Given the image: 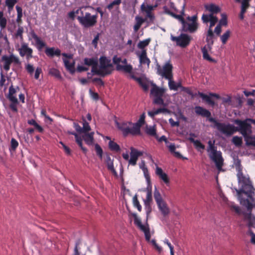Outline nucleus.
<instances>
[{
    "mask_svg": "<svg viewBox=\"0 0 255 255\" xmlns=\"http://www.w3.org/2000/svg\"><path fill=\"white\" fill-rule=\"evenodd\" d=\"M235 167L237 171V176L238 182L242 184V188L240 189H236L238 199L244 198L243 197V194H244L248 198H250L253 202H254V191L255 189L254 188L249 177L244 175L243 167L240 160H238L236 162Z\"/></svg>",
    "mask_w": 255,
    "mask_h": 255,
    "instance_id": "nucleus-1",
    "label": "nucleus"
},
{
    "mask_svg": "<svg viewBox=\"0 0 255 255\" xmlns=\"http://www.w3.org/2000/svg\"><path fill=\"white\" fill-rule=\"evenodd\" d=\"M204 7L206 10L209 11L210 13L203 14L201 17L203 23L207 24L209 22H211V26H214L218 21V18L215 14L220 12V8L214 3L205 4Z\"/></svg>",
    "mask_w": 255,
    "mask_h": 255,
    "instance_id": "nucleus-2",
    "label": "nucleus"
},
{
    "mask_svg": "<svg viewBox=\"0 0 255 255\" xmlns=\"http://www.w3.org/2000/svg\"><path fill=\"white\" fill-rule=\"evenodd\" d=\"M235 123L238 126L236 127V131L240 132L244 136L246 144L253 139L251 136L252 133V125L247 119L245 120H236Z\"/></svg>",
    "mask_w": 255,
    "mask_h": 255,
    "instance_id": "nucleus-3",
    "label": "nucleus"
},
{
    "mask_svg": "<svg viewBox=\"0 0 255 255\" xmlns=\"http://www.w3.org/2000/svg\"><path fill=\"white\" fill-rule=\"evenodd\" d=\"M209 22L210 23L209 28L207 31L206 38L207 44L202 48V52L203 53V57L204 59L211 62L215 63L216 61L211 57L208 54V50H211L212 49V46L214 43L213 38L214 37V32L212 30L213 26H211V22Z\"/></svg>",
    "mask_w": 255,
    "mask_h": 255,
    "instance_id": "nucleus-4",
    "label": "nucleus"
},
{
    "mask_svg": "<svg viewBox=\"0 0 255 255\" xmlns=\"http://www.w3.org/2000/svg\"><path fill=\"white\" fill-rule=\"evenodd\" d=\"M209 121L214 124V128L226 135L230 136L236 132V127L232 125L219 123L214 118H209Z\"/></svg>",
    "mask_w": 255,
    "mask_h": 255,
    "instance_id": "nucleus-5",
    "label": "nucleus"
},
{
    "mask_svg": "<svg viewBox=\"0 0 255 255\" xmlns=\"http://www.w3.org/2000/svg\"><path fill=\"white\" fill-rule=\"evenodd\" d=\"M184 22L182 23L181 30L184 32H188L189 33H194L197 31L198 28V23L197 22V15H194L192 16H188Z\"/></svg>",
    "mask_w": 255,
    "mask_h": 255,
    "instance_id": "nucleus-6",
    "label": "nucleus"
},
{
    "mask_svg": "<svg viewBox=\"0 0 255 255\" xmlns=\"http://www.w3.org/2000/svg\"><path fill=\"white\" fill-rule=\"evenodd\" d=\"M97 14L91 15L88 12H85L83 15L78 16L77 17L79 22L85 28L94 26L97 22Z\"/></svg>",
    "mask_w": 255,
    "mask_h": 255,
    "instance_id": "nucleus-7",
    "label": "nucleus"
},
{
    "mask_svg": "<svg viewBox=\"0 0 255 255\" xmlns=\"http://www.w3.org/2000/svg\"><path fill=\"white\" fill-rule=\"evenodd\" d=\"M100 66L98 68L101 74H95L102 77H105L106 75L111 74L113 69V65L111 63V61L105 56H101L99 59Z\"/></svg>",
    "mask_w": 255,
    "mask_h": 255,
    "instance_id": "nucleus-8",
    "label": "nucleus"
},
{
    "mask_svg": "<svg viewBox=\"0 0 255 255\" xmlns=\"http://www.w3.org/2000/svg\"><path fill=\"white\" fill-rule=\"evenodd\" d=\"M152 87L150 90V94L154 97L153 103L158 105H165L163 97L166 89L159 88L155 84H152Z\"/></svg>",
    "mask_w": 255,
    "mask_h": 255,
    "instance_id": "nucleus-9",
    "label": "nucleus"
},
{
    "mask_svg": "<svg viewBox=\"0 0 255 255\" xmlns=\"http://www.w3.org/2000/svg\"><path fill=\"white\" fill-rule=\"evenodd\" d=\"M117 127L122 131L124 136H127L128 134L132 135H139L135 129L133 123L131 122H123L122 123H117Z\"/></svg>",
    "mask_w": 255,
    "mask_h": 255,
    "instance_id": "nucleus-10",
    "label": "nucleus"
},
{
    "mask_svg": "<svg viewBox=\"0 0 255 255\" xmlns=\"http://www.w3.org/2000/svg\"><path fill=\"white\" fill-rule=\"evenodd\" d=\"M208 152V155L210 158L213 160L218 170H221L223 165L224 159L222 156V153L220 151H217V147L209 149L207 151Z\"/></svg>",
    "mask_w": 255,
    "mask_h": 255,
    "instance_id": "nucleus-11",
    "label": "nucleus"
},
{
    "mask_svg": "<svg viewBox=\"0 0 255 255\" xmlns=\"http://www.w3.org/2000/svg\"><path fill=\"white\" fill-rule=\"evenodd\" d=\"M173 66L170 62H166L162 68L160 65H157V74L166 79H173Z\"/></svg>",
    "mask_w": 255,
    "mask_h": 255,
    "instance_id": "nucleus-12",
    "label": "nucleus"
},
{
    "mask_svg": "<svg viewBox=\"0 0 255 255\" xmlns=\"http://www.w3.org/2000/svg\"><path fill=\"white\" fill-rule=\"evenodd\" d=\"M1 61L3 63V68L6 71L9 70L10 66L11 63H13L15 65H19L21 64L19 58L13 54L9 56L6 55H3L1 57Z\"/></svg>",
    "mask_w": 255,
    "mask_h": 255,
    "instance_id": "nucleus-13",
    "label": "nucleus"
},
{
    "mask_svg": "<svg viewBox=\"0 0 255 255\" xmlns=\"http://www.w3.org/2000/svg\"><path fill=\"white\" fill-rule=\"evenodd\" d=\"M171 39L176 42V45L182 48H185L189 45L192 37L187 34L181 33L178 36L171 35Z\"/></svg>",
    "mask_w": 255,
    "mask_h": 255,
    "instance_id": "nucleus-14",
    "label": "nucleus"
},
{
    "mask_svg": "<svg viewBox=\"0 0 255 255\" xmlns=\"http://www.w3.org/2000/svg\"><path fill=\"white\" fill-rule=\"evenodd\" d=\"M240 204L247 207L249 213H244V219L249 221L248 226L251 227L253 226V224L252 222V210L253 208V205L250 202L248 199L241 198L239 199Z\"/></svg>",
    "mask_w": 255,
    "mask_h": 255,
    "instance_id": "nucleus-15",
    "label": "nucleus"
},
{
    "mask_svg": "<svg viewBox=\"0 0 255 255\" xmlns=\"http://www.w3.org/2000/svg\"><path fill=\"white\" fill-rule=\"evenodd\" d=\"M132 216L134 217V224L142 232H143L145 238L147 241H149L150 239V233L148 224L147 227L142 224L141 220L139 219L135 213H132Z\"/></svg>",
    "mask_w": 255,
    "mask_h": 255,
    "instance_id": "nucleus-16",
    "label": "nucleus"
},
{
    "mask_svg": "<svg viewBox=\"0 0 255 255\" xmlns=\"http://www.w3.org/2000/svg\"><path fill=\"white\" fill-rule=\"evenodd\" d=\"M18 50L20 56H25L26 59L27 61H29L33 57V50L29 47L28 44L26 43H22L20 48H19Z\"/></svg>",
    "mask_w": 255,
    "mask_h": 255,
    "instance_id": "nucleus-17",
    "label": "nucleus"
},
{
    "mask_svg": "<svg viewBox=\"0 0 255 255\" xmlns=\"http://www.w3.org/2000/svg\"><path fill=\"white\" fill-rule=\"evenodd\" d=\"M84 63L85 65L91 66V72L93 75L95 74H101V72L98 70V61L95 58H85L84 59Z\"/></svg>",
    "mask_w": 255,
    "mask_h": 255,
    "instance_id": "nucleus-18",
    "label": "nucleus"
},
{
    "mask_svg": "<svg viewBox=\"0 0 255 255\" xmlns=\"http://www.w3.org/2000/svg\"><path fill=\"white\" fill-rule=\"evenodd\" d=\"M30 34L32 38L34 39L35 41V46L37 49L39 51L41 50V49L46 46L45 42L43 41L39 36H38L33 30L30 31Z\"/></svg>",
    "mask_w": 255,
    "mask_h": 255,
    "instance_id": "nucleus-19",
    "label": "nucleus"
},
{
    "mask_svg": "<svg viewBox=\"0 0 255 255\" xmlns=\"http://www.w3.org/2000/svg\"><path fill=\"white\" fill-rule=\"evenodd\" d=\"M130 78L137 82L138 84L142 87L144 91H147L148 90V81L146 79H143L141 77H137L133 74L130 76Z\"/></svg>",
    "mask_w": 255,
    "mask_h": 255,
    "instance_id": "nucleus-20",
    "label": "nucleus"
},
{
    "mask_svg": "<svg viewBox=\"0 0 255 255\" xmlns=\"http://www.w3.org/2000/svg\"><path fill=\"white\" fill-rule=\"evenodd\" d=\"M195 112L196 115L201 116L203 117H206L208 118V119L211 118V112L202 107L196 106L195 107Z\"/></svg>",
    "mask_w": 255,
    "mask_h": 255,
    "instance_id": "nucleus-21",
    "label": "nucleus"
},
{
    "mask_svg": "<svg viewBox=\"0 0 255 255\" xmlns=\"http://www.w3.org/2000/svg\"><path fill=\"white\" fill-rule=\"evenodd\" d=\"M155 173L159 178L165 183V184L166 185L169 184V179L168 175L163 171L161 168L157 166L156 168Z\"/></svg>",
    "mask_w": 255,
    "mask_h": 255,
    "instance_id": "nucleus-22",
    "label": "nucleus"
},
{
    "mask_svg": "<svg viewBox=\"0 0 255 255\" xmlns=\"http://www.w3.org/2000/svg\"><path fill=\"white\" fill-rule=\"evenodd\" d=\"M113 161L114 159H112L110 156L107 157L106 163L107 169L111 171L115 176L117 177L118 173L114 168Z\"/></svg>",
    "mask_w": 255,
    "mask_h": 255,
    "instance_id": "nucleus-23",
    "label": "nucleus"
},
{
    "mask_svg": "<svg viewBox=\"0 0 255 255\" xmlns=\"http://www.w3.org/2000/svg\"><path fill=\"white\" fill-rule=\"evenodd\" d=\"M157 205L163 217H165L168 215L170 213V210L165 201Z\"/></svg>",
    "mask_w": 255,
    "mask_h": 255,
    "instance_id": "nucleus-24",
    "label": "nucleus"
},
{
    "mask_svg": "<svg viewBox=\"0 0 255 255\" xmlns=\"http://www.w3.org/2000/svg\"><path fill=\"white\" fill-rule=\"evenodd\" d=\"M139 62L141 64H146L148 66L150 63V59L147 57L146 51L143 49L139 56Z\"/></svg>",
    "mask_w": 255,
    "mask_h": 255,
    "instance_id": "nucleus-25",
    "label": "nucleus"
},
{
    "mask_svg": "<svg viewBox=\"0 0 255 255\" xmlns=\"http://www.w3.org/2000/svg\"><path fill=\"white\" fill-rule=\"evenodd\" d=\"M45 53L48 56L53 57L56 56L59 57L61 55V50L54 47L47 48L45 50Z\"/></svg>",
    "mask_w": 255,
    "mask_h": 255,
    "instance_id": "nucleus-26",
    "label": "nucleus"
},
{
    "mask_svg": "<svg viewBox=\"0 0 255 255\" xmlns=\"http://www.w3.org/2000/svg\"><path fill=\"white\" fill-rule=\"evenodd\" d=\"M145 118V116L144 114L143 113L140 116L138 121L136 123H133V125L135 129H136V131L139 135H140L141 133L140 127L144 124Z\"/></svg>",
    "mask_w": 255,
    "mask_h": 255,
    "instance_id": "nucleus-27",
    "label": "nucleus"
},
{
    "mask_svg": "<svg viewBox=\"0 0 255 255\" xmlns=\"http://www.w3.org/2000/svg\"><path fill=\"white\" fill-rule=\"evenodd\" d=\"M161 113H169L170 111L165 108H159L155 111H148L147 114L150 117L153 118L155 116Z\"/></svg>",
    "mask_w": 255,
    "mask_h": 255,
    "instance_id": "nucleus-28",
    "label": "nucleus"
},
{
    "mask_svg": "<svg viewBox=\"0 0 255 255\" xmlns=\"http://www.w3.org/2000/svg\"><path fill=\"white\" fill-rule=\"evenodd\" d=\"M84 133L82 136L83 139L84 140L87 144L92 145L94 142V132Z\"/></svg>",
    "mask_w": 255,
    "mask_h": 255,
    "instance_id": "nucleus-29",
    "label": "nucleus"
},
{
    "mask_svg": "<svg viewBox=\"0 0 255 255\" xmlns=\"http://www.w3.org/2000/svg\"><path fill=\"white\" fill-rule=\"evenodd\" d=\"M116 69L118 71H124L126 73H130L132 70V67L131 65H122L118 64L116 66Z\"/></svg>",
    "mask_w": 255,
    "mask_h": 255,
    "instance_id": "nucleus-30",
    "label": "nucleus"
},
{
    "mask_svg": "<svg viewBox=\"0 0 255 255\" xmlns=\"http://www.w3.org/2000/svg\"><path fill=\"white\" fill-rule=\"evenodd\" d=\"M135 19L136 23L133 26V29L135 32H136L139 29L142 23L145 21V19L139 16H136Z\"/></svg>",
    "mask_w": 255,
    "mask_h": 255,
    "instance_id": "nucleus-31",
    "label": "nucleus"
},
{
    "mask_svg": "<svg viewBox=\"0 0 255 255\" xmlns=\"http://www.w3.org/2000/svg\"><path fill=\"white\" fill-rule=\"evenodd\" d=\"M189 140L191 142L193 143L195 148L199 151L200 149L204 150L205 148V145L202 144L199 140H195L192 137L189 138Z\"/></svg>",
    "mask_w": 255,
    "mask_h": 255,
    "instance_id": "nucleus-32",
    "label": "nucleus"
},
{
    "mask_svg": "<svg viewBox=\"0 0 255 255\" xmlns=\"http://www.w3.org/2000/svg\"><path fill=\"white\" fill-rule=\"evenodd\" d=\"M16 92V90L15 89L12 85L9 88V92L7 96V98L9 101H16V97L14 96V94Z\"/></svg>",
    "mask_w": 255,
    "mask_h": 255,
    "instance_id": "nucleus-33",
    "label": "nucleus"
},
{
    "mask_svg": "<svg viewBox=\"0 0 255 255\" xmlns=\"http://www.w3.org/2000/svg\"><path fill=\"white\" fill-rule=\"evenodd\" d=\"M24 29L23 27L19 26L16 32L13 34V36L15 39L19 38L20 41L23 40V33Z\"/></svg>",
    "mask_w": 255,
    "mask_h": 255,
    "instance_id": "nucleus-34",
    "label": "nucleus"
},
{
    "mask_svg": "<svg viewBox=\"0 0 255 255\" xmlns=\"http://www.w3.org/2000/svg\"><path fill=\"white\" fill-rule=\"evenodd\" d=\"M7 24V19L4 16L3 11H0V28L1 30L6 28Z\"/></svg>",
    "mask_w": 255,
    "mask_h": 255,
    "instance_id": "nucleus-35",
    "label": "nucleus"
},
{
    "mask_svg": "<svg viewBox=\"0 0 255 255\" xmlns=\"http://www.w3.org/2000/svg\"><path fill=\"white\" fill-rule=\"evenodd\" d=\"M153 196L157 205L164 202L159 191L156 187H155L154 191Z\"/></svg>",
    "mask_w": 255,
    "mask_h": 255,
    "instance_id": "nucleus-36",
    "label": "nucleus"
},
{
    "mask_svg": "<svg viewBox=\"0 0 255 255\" xmlns=\"http://www.w3.org/2000/svg\"><path fill=\"white\" fill-rule=\"evenodd\" d=\"M169 151L174 154V156L178 158H183L180 152L176 151V147L174 143H171L168 146Z\"/></svg>",
    "mask_w": 255,
    "mask_h": 255,
    "instance_id": "nucleus-37",
    "label": "nucleus"
},
{
    "mask_svg": "<svg viewBox=\"0 0 255 255\" xmlns=\"http://www.w3.org/2000/svg\"><path fill=\"white\" fill-rule=\"evenodd\" d=\"M48 73L49 75L55 77L58 79H62V76L61 75L60 71L56 68H50L49 70Z\"/></svg>",
    "mask_w": 255,
    "mask_h": 255,
    "instance_id": "nucleus-38",
    "label": "nucleus"
},
{
    "mask_svg": "<svg viewBox=\"0 0 255 255\" xmlns=\"http://www.w3.org/2000/svg\"><path fill=\"white\" fill-rule=\"evenodd\" d=\"M198 95L204 100H205L207 103L209 104L214 106L215 105V103L213 100L211 99L210 96H209L203 93L198 92Z\"/></svg>",
    "mask_w": 255,
    "mask_h": 255,
    "instance_id": "nucleus-39",
    "label": "nucleus"
},
{
    "mask_svg": "<svg viewBox=\"0 0 255 255\" xmlns=\"http://www.w3.org/2000/svg\"><path fill=\"white\" fill-rule=\"evenodd\" d=\"M74 136L75 137L76 142L77 143L78 145L81 147L83 152L84 153H86L87 151V149L86 148L83 146L82 138L80 136H79L77 133H74Z\"/></svg>",
    "mask_w": 255,
    "mask_h": 255,
    "instance_id": "nucleus-40",
    "label": "nucleus"
},
{
    "mask_svg": "<svg viewBox=\"0 0 255 255\" xmlns=\"http://www.w3.org/2000/svg\"><path fill=\"white\" fill-rule=\"evenodd\" d=\"M109 148L112 151H114L116 152H119L120 151L121 148L119 144H118L116 142L110 140L109 143Z\"/></svg>",
    "mask_w": 255,
    "mask_h": 255,
    "instance_id": "nucleus-41",
    "label": "nucleus"
},
{
    "mask_svg": "<svg viewBox=\"0 0 255 255\" xmlns=\"http://www.w3.org/2000/svg\"><path fill=\"white\" fill-rule=\"evenodd\" d=\"M15 8L17 11L16 22L18 23L21 24L22 23V9L18 5H16Z\"/></svg>",
    "mask_w": 255,
    "mask_h": 255,
    "instance_id": "nucleus-42",
    "label": "nucleus"
},
{
    "mask_svg": "<svg viewBox=\"0 0 255 255\" xmlns=\"http://www.w3.org/2000/svg\"><path fill=\"white\" fill-rule=\"evenodd\" d=\"M18 141L14 138H12L10 141V145L9 150L10 152H14L18 147Z\"/></svg>",
    "mask_w": 255,
    "mask_h": 255,
    "instance_id": "nucleus-43",
    "label": "nucleus"
},
{
    "mask_svg": "<svg viewBox=\"0 0 255 255\" xmlns=\"http://www.w3.org/2000/svg\"><path fill=\"white\" fill-rule=\"evenodd\" d=\"M231 36V31L229 30H227L222 36H221V40L223 44H225L229 37Z\"/></svg>",
    "mask_w": 255,
    "mask_h": 255,
    "instance_id": "nucleus-44",
    "label": "nucleus"
},
{
    "mask_svg": "<svg viewBox=\"0 0 255 255\" xmlns=\"http://www.w3.org/2000/svg\"><path fill=\"white\" fill-rule=\"evenodd\" d=\"M232 142L238 147H240L243 143V139L242 137L235 136L233 137Z\"/></svg>",
    "mask_w": 255,
    "mask_h": 255,
    "instance_id": "nucleus-45",
    "label": "nucleus"
},
{
    "mask_svg": "<svg viewBox=\"0 0 255 255\" xmlns=\"http://www.w3.org/2000/svg\"><path fill=\"white\" fill-rule=\"evenodd\" d=\"M150 41V38L146 39L144 40L140 41L138 43L137 47L139 49H143L149 44Z\"/></svg>",
    "mask_w": 255,
    "mask_h": 255,
    "instance_id": "nucleus-46",
    "label": "nucleus"
},
{
    "mask_svg": "<svg viewBox=\"0 0 255 255\" xmlns=\"http://www.w3.org/2000/svg\"><path fill=\"white\" fill-rule=\"evenodd\" d=\"M0 37L2 38V46L5 48H7L9 47V42L6 35H3L1 31H0Z\"/></svg>",
    "mask_w": 255,
    "mask_h": 255,
    "instance_id": "nucleus-47",
    "label": "nucleus"
},
{
    "mask_svg": "<svg viewBox=\"0 0 255 255\" xmlns=\"http://www.w3.org/2000/svg\"><path fill=\"white\" fill-rule=\"evenodd\" d=\"M130 155L131 156H134L138 158V157L142 155V152L141 151H138L136 149L134 148L133 147H131L130 148Z\"/></svg>",
    "mask_w": 255,
    "mask_h": 255,
    "instance_id": "nucleus-48",
    "label": "nucleus"
},
{
    "mask_svg": "<svg viewBox=\"0 0 255 255\" xmlns=\"http://www.w3.org/2000/svg\"><path fill=\"white\" fill-rule=\"evenodd\" d=\"M249 0H243L242 1L241 10L242 12H246L249 7Z\"/></svg>",
    "mask_w": 255,
    "mask_h": 255,
    "instance_id": "nucleus-49",
    "label": "nucleus"
},
{
    "mask_svg": "<svg viewBox=\"0 0 255 255\" xmlns=\"http://www.w3.org/2000/svg\"><path fill=\"white\" fill-rule=\"evenodd\" d=\"M16 101H10L11 103L9 105V108L11 110V111L14 113H17L18 111L17 105L18 103V100L16 99Z\"/></svg>",
    "mask_w": 255,
    "mask_h": 255,
    "instance_id": "nucleus-50",
    "label": "nucleus"
},
{
    "mask_svg": "<svg viewBox=\"0 0 255 255\" xmlns=\"http://www.w3.org/2000/svg\"><path fill=\"white\" fill-rule=\"evenodd\" d=\"M132 200L134 207L137 208L138 211L139 212L141 211L142 208L141 206L140 205L136 195L133 196Z\"/></svg>",
    "mask_w": 255,
    "mask_h": 255,
    "instance_id": "nucleus-51",
    "label": "nucleus"
},
{
    "mask_svg": "<svg viewBox=\"0 0 255 255\" xmlns=\"http://www.w3.org/2000/svg\"><path fill=\"white\" fill-rule=\"evenodd\" d=\"M176 91L178 90V89L179 88H181V89L182 91L185 92L189 95H191V94H192L191 90L189 89V88H188L187 87H183L182 86L181 83L180 82L176 84Z\"/></svg>",
    "mask_w": 255,
    "mask_h": 255,
    "instance_id": "nucleus-52",
    "label": "nucleus"
},
{
    "mask_svg": "<svg viewBox=\"0 0 255 255\" xmlns=\"http://www.w3.org/2000/svg\"><path fill=\"white\" fill-rule=\"evenodd\" d=\"M95 149L97 155L99 156L101 159H102L103 151L101 147L98 143H96L95 145Z\"/></svg>",
    "mask_w": 255,
    "mask_h": 255,
    "instance_id": "nucleus-53",
    "label": "nucleus"
},
{
    "mask_svg": "<svg viewBox=\"0 0 255 255\" xmlns=\"http://www.w3.org/2000/svg\"><path fill=\"white\" fill-rule=\"evenodd\" d=\"M91 130L90 126L88 122L85 119H83L82 130L83 133H87Z\"/></svg>",
    "mask_w": 255,
    "mask_h": 255,
    "instance_id": "nucleus-54",
    "label": "nucleus"
},
{
    "mask_svg": "<svg viewBox=\"0 0 255 255\" xmlns=\"http://www.w3.org/2000/svg\"><path fill=\"white\" fill-rule=\"evenodd\" d=\"M152 201V192L151 186H150V190H148L146 194V200L144 201L145 205L149 204V203Z\"/></svg>",
    "mask_w": 255,
    "mask_h": 255,
    "instance_id": "nucleus-55",
    "label": "nucleus"
},
{
    "mask_svg": "<svg viewBox=\"0 0 255 255\" xmlns=\"http://www.w3.org/2000/svg\"><path fill=\"white\" fill-rule=\"evenodd\" d=\"M146 132L147 134L151 136H155L156 135V130L154 127H150L147 128Z\"/></svg>",
    "mask_w": 255,
    "mask_h": 255,
    "instance_id": "nucleus-56",
    "label": "nucleus"
},
{
    "mask_svg": "<svg viewBox=\"0 0 255 255\" xmlns=\"http://www.w3.org/2000/svg\"><path fill=\"white\" fill-rule=\"evenodd\" d=\"M122 2V0H115L110 3L107 6V8L109 10H111L114 6L115 5H119Z\"/></svg>",
    "mask_w": 255,
    "mask_h": 255,
    "instance_id": "nucleus-57",
    "label": "nucleus"
},
{
    "mask_svg": "<svg viewBox=\"0 0 255 255\" xmlns=\"http://www.w3.org/2000/svg\"><path fill=\"white\" fill-rule=\"evenodd\" d=\"M63 61L67 70L73 67H75V61H73L72 63H70L69 61L65 58H63Z\"/></svg>",
    "mask_w": 255,
    "mask_h": 255,
    "instance_id": "nucleus-58",
    "label": "nucleus"
},
{
    "mask_svg": "<svg viewBox=\"0 0 255 255\" xmlns=\"http://www.w3.org/2000/svg\"><path fill=\"white\" fill-rule=\"evenodd\" d=\"M143 172L145 176V178L148 183V188L149 186H150V176L148 174V169L147 168H143Z\"/></svg>",
    "mask_w": 255,
    "mask_h": 255,
    "instance_id": "nucleus-59",
    "label": "nucleus"
},
{
    "mask_svg": "<svg viewBox=\"0 0 255 255\" xmlns=\"http://www.w3.org/2000/svg\"><path fill=\"white\" fill-rule=\"evenodd\" d=\"M17 2V0H6L5 5L8 7V9L13 8L15 4Z\"/></svg>",
    "mask_w": 255,
    "mask_h": 255,
    "instance_id": "nucleus-60",
    "label": "nucleus"
},
{
    "mask_svg": "<svg viewBox=\"0 0 255 255\" xmlns=\"http://www.w3.org/2000/svg\"><path fill=\"white\" fill-rule=\"evenodd\" d=\"M173 79H169L168 80V86L171 90L176 91V84L175 82L172 80Z\"/></svg>",
    "mask_w": 255,
    "mask_h": 255,
    "instance_id": "nucleus-61",
    "label": "nucleus"
},
{
    "mask_svg": "<svg viewBox=\"0 0 255 255\" xmlns=\"http://www.w3.org/2000/svg\"><path fill=\"white\" fill-rule=\"evenodd\" d=\"M222 18L219 20L218 25L222 26H226L227 24V17L226 16L222 14Z\"/></svg>",
    "mask_w": 255,
    "mask_h": 255,
    "instance_id": "nucleus-62",
    "label": "nucleus"
},
{
    "mask_svg": "<svg viewBox=\"0 0 255 255\" xmlns=\"http://www.w3.org/2000/svg\"><path fill=\"white\" fill-rule=\"evenodd\" d=\"M89 94L91 97L95 101H98L99 99V96L97 93L94 92L91 89H89Z\"/></svg>",
    "mask_w": 255,
    "mask_h": 255,
    "instance_id": "nucleus-63",
    "label": "nucleus"
},
{
    "mask_svg": "<svg viewBox=\"0 0 255 255\" xmlns=\"http://www.w3.org/2000/svg\"><path fill=\"white\" fill-rule=\"evenodd\" d=\"M25 69L30 75H32L34 71V67L30 64H27L25 65Z\"/></svg>",
    "mask_w": 255,
    "mask_h": 255,
    "instance_id": "nucleus-64",
    "label": "nucleus"
}]
</instances>
